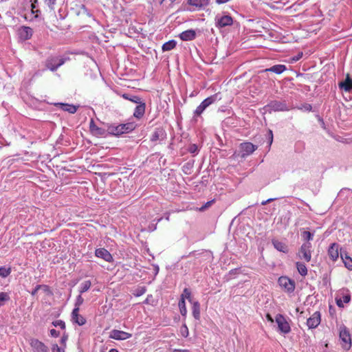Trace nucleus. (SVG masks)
<instances>
[{"instance_id":"36","label":"nucleus","mask_w":352,"mask_h":352,"mask_svg":"<svg viewBox=\"0 0 352 352\" xmlns=\"http://www.w3.org/2000/svg\"><path fill=\"white\" fill-rule=\"evenodd\" d=\"M180 313L182 316H186L187 314V309L186 307V302L183 299H180L178 303Z\"/></svg>"},{"instance_id":"6","label":"nucleus","mask_w":352,"mask_h":352,"mask_svg":"<svg viewBox=\"0 0 352 352\" xmlns=\"http://www.w3.org/2000/svg\"><path fill=\"white\" fill-rule=\"evenodd\" d=\"M278 284L282 289L288 294L293 293L296 288L295 281L286 276L279 277Z\"/></svg>"},{"instance_id":"60","label":"nucleus","mask_w":352,"mask_h":352,"mask_svg":"<svg viewBox=\"0 0 352 352\" xmlns=\"http://www.w3.org/2000/svg\"><path fill=\"white\" fill-rule=\"evenodd\" d=\"M109 352H118V351L117 349H111L109 350Z\"/></svg>"},{"instance_id":"47","label":"nucleus","mask_w":352,"mask_h":352,"mask_svg":"<svg viewBox=\"0 0 352 352\" xmlns=\"http://www.w3.org/2000/svg\"><path fill=\"white\" fill-rule=\"evenodd\" d=\"M60 335L59 332L54 329L50 330V336L53 338H57Z\"/></svg>"},{"instance_id":"19","label":"nucleus","mask_w":352,"mask_h":352,"mask_svg":"<svg viewBox=\"0 0 352 352\" xmlns=\"http://www.w3.org/2000/svg\"><path fill=\"white\" fill-rule=\"evenodd\" d=\"M138 105L135 107L134 112H133V116L138 119L142 118L145 113V109H146V104L145 102L140 100V103H137Z\"/></svg>"},{"instance_id":"14","label":"nucleus","mask_w":352,"mask_h":352,"mask_svg":"<svg viewBox=\"0 0 352 352\" xmlns=\"http://www.w3.org/2000/svg\"><path fill=\"white\" fill-rule=\"evenodd\" d=\"M131 334L123 331L113 329L110 332L109 338L116 340H125L131 337Z\"/></svg>"},{"instance_id":"13","label":"nucleus","mask_w":352,"mask_h":352,"mask_svg":"<svg viewBox=\"0 0 352 352\" xmlns=\"http://www.w3.org/2000/svg\"><path fill=\"white\" fill-rule=\"evenodd\" d=\"M95 256L109 263H111L113 261V258L111 253L107 250L103 248H97L95 250Z\"/></svg>"},{"instance_id":"38","label":"nucleus","mask_w":352,"mask_h":352,"mask_svg":"<svg viewBox=\"0 0 352 352\" xmlns=\"http://www.w3.org/2000/svg\"><path fill=\"white\" fill-rule=\"evenodd\" d=\"M11 273L10 268H6L5 267H0V276L6 278Z\"/></svg>"},{"instance_id":"22","label":"nucleus","mask_w":352,"mask_h":352,"mask_svg":"<svg viewBox=\"0 0 352 352\" xmlns=\"http://www.w3.org/2000/svg\"><path fill=\"white\" fill-rule=\"evenodd\" d=\"M54 105L59 107L63 111L69 112L70 113H75L78 109L76 106L67 103L58 102L55 103Z\"/></svg>"},{"instance_id":"33","label":"nucleus","mask_w":352,"mask_h":352,"mask_svg":"<svg viewBox=\"0 0 352 352\" xmlns=\"http://www.w3.org/2000/svg\"><path fill=\"white\" fill-rule=\"evenodd\" d=\"M180 299H183L184 301L186 299H187L190 302H192L193 300L191 298L190 290L188 288H185L180 296Z\"/></svg>"},{"instance_id":"45","label":"nucleus","mask_w":352,"mask_h":352,"mask_svg":"<svg viewBox=\"0 0 352 352\" xmlns=\"http://www.w3.org/2000/svg\"><path fill=\"white\" fill-rule=\"evenodd\" d=\"M44 1L50 10L54 9V5L56 4V0H44Z\"/></svg>"},{"instance_id":"46","label":"nucleus","mask_w":352,"mask_h":352,"mask_svg":"<svg viewBox=\"0 0 352 352\" xmlns=\"http://www.w3.org/2000/svg\"><path fill=\"white\" fill-rule=\"evenodd\" d=\"M299 109L303 110L305 111H311L312 110V107L309 104H304L300 107H298Z\"/></svg>"},{"instance_id":"51","label":"nucleus","mask_w":352,"mask_h":352,"mask_svg":"<svg viewBox=\"0 0 352 352\" xmlns=\"http://www.w3.org/2000/svg\"><path fill=\"white\" fill-rule=\"evenodd\" d=\"M273 142V133L271 130L269 131V144L271 145Z\"/></svg>"},{"instance_id":"53","label":"nucleus","mask_w":352,"mask_h":352,"mask_svg":"<svg viewBox=\"0 0 352 352\" xmlns=\"http://www.w3.org/2000/svg\"><path fill=\"white\" fill-rule=\"evenodd\" d=\"M45 71V69H43V70H38L36 71L34 74V77H36V76H40L42 75L43 72Z\"/></svg>"},{"instance_id":"5","label":"nucleus","mask_w":352,"mask_h":352,"mask_svg":"<svg viewBox=\"0 0 352 352\" xmlns=\"http://www.w3.org/2000/svg\"><path fill=\"white\" fill-rule=\"evenodd\" d=\"M339 338L342 348L349 350L351 347V337L349 331L344 325L339 328Z\"/></svg>"},{"instance_id":"15","label":"nucleus","mask_w":352,"mask_h":352,"mask_svg":"<svg viewBox=\"0 0 352 352\" xmlns=\"http://www.w3.org/2000/svg\"><path fill=\"white\" fill-rule=\"evenodd\" d=\"M72 320L74 323L82 326L86 323V319L79 314V308H74L72 312Z\"/></svg>"},{"instance_id":"61","label":"nucleus","mask_w":352,"mask_h":352,"mask_svg":"<svg viewBox=\"0 0 352 352\" xmlns=\"http://www.w3.org/2000/svg\"><path fill=\"white\" fill-rule=\"evenodd\" d=\"M274 199H275L270 198V199H267V203H270V202H271V201H274Z\"/></svg>"},{"instance_id":"16","label":"nucleus","mask_w":352,"mask_h":352,"mask_svg":"<svg viewBox=\"0 0 352 352\" xmlns=\"http://www.w3.org/2000/svg\"><path fill=\"white\" fill-rule=\"evenodd\" d=\"M33 34V30L31 28L27 26H22L19 30V36L22 40H28L30 39Z\"/></svg>"},{"instance_id":"43","label":"nucleus","mask_w":352,"mask_h":352,"mask_svg":"<svg viewBox=\"0 0 352 352\" xmlns=\"http://www.w3.org/2000/svg\"><path fill=\"white\" fill-rule=\"evenodd\" d=\"M53 325L56 327H60L62 329H64L65 328V323L64 321L61 320H58L54 322H53Z\"/></svg>"},{"instance_id":"23","label":"nucleus","mask_w":352,"mask_h":352,"mask_svg":"<svg viewBox=\"0 0 352 352\" xmlns=\"http://www.w3.org/2000/svg\"><path fill=\"white\" fill-rule=\"evenodd\" d=\"M287 69V67L285 65H275L270 68L264 69L263 72H274L276 74H280L283 72H285Z\"/></svg>"},{"instance_id":"27","label":"nucleus","mask_w":352,"mask_h":352,"mask_svg":"<svg viewBox=\"0 0 352 352\" xmlns=\"http://www.w3.org/2000/svg\"><path fill=\"white\" fill-rule=\"evenodd\" d=\"M340 257L343 261L344 266L349 270H352V258L346 253L340 252Z\"/></svg>"},{"instance_id":"35","label":"nucleus","mask_w":352,"mask_h":352,"mask_svg":"<svg viewBox=\"0 0 352 352\" xmlns=\"http://www.w3.org/2000/svg\"><path fill=\"white\" fill-rule=\"evenodd\" d=\"M90 129H91V131L93 133H94L96 135H103L104 132V129H102L101 128H99L97 126H96L93 121L91 122Z\"/></svg>"},{"instance_id":"54","label":"nucleus","mask_w":352,"mask_h":352,"mask_svg":"<svg viewBox=\"0 0 352 352\" xmlns=\"http://www.w3.org/2000/svg\"><path fill=\"white\" fill-rule=\"evenodd\" d=\"M266 318H267V320L269 322H275V318L274 319V318L271 316V315H270V314H267L266 315Z\"/></svg>"},{"instance_id":"55","label":"nucleus","mask_w":352,"mask_h":352,"mask_svg":"<svg viewBox=\"0 0 352 352\" xmlns=\"http://www.w3.org/2000/svg\"><path fill=\"white\" fill-rule=\"evenodd\" d=\"M230 0H216V3L218 4H223L227 3Z\"/></svg>"},{"instance_id":"11","label":"nucleus","mask_w":352,"mask_h":352,"mask_svg":"<svg viewBox=\"0 0 352 352\" xmlns=\"http://www.w3.org/2000/svg\"><path fill=\"white\" fill-rule=\"evenodd\" d=\"M257 146L251 142H244L240 144V156L243 158L251 155Z\"/></svg>"},{"instance_id":"41","label":"nucleus","mask_w":352,"mask_h":352,"mask_svg":"<svg viewBox=\"0 0 352 352\" xmlns=\"http://www.w3.org/2000/svg\"><path fill=\"white\" fill-rule=\"evenodd\" d=\"M146 292V288L145 287H138L133 294L135 296H140L143 295Z\"/></svg>"},{"instance_id":"17","label":"nucleus","mask_w":352,"mask_h":352,"mask_svg":"<svg viewBox=\"0 0 352 352\" xmlns=\"http://www.w3.org/2000/svg\"><path fill=\"white\" fill-rule=\"evenodd\" d=\"M328 254L333 261H336L339 257V245L336 243H332L328 250Z\"/></svg>"},{"instance_id":"48","label":"nucleus","mask_w":352,"mask_h":352,"mask_svg":"<svg viewBox=\"0 0 352 352\" xmlns=\"http://www.w3.org/2000/svg\"><path fill=\"white\" fill-rule=\"evenodd\" d=\"M52 352H63V350L60 347L58 346V344H53L52 347Z\"/></svg>"},{"instance_id":"4","label":"nucleus","mask_w":352,"mask_h":352,"mask_svg":"<svg viewBox=\"0 0 352 352\" xmlns=\"http://www.w3.org/2000/svg\"><path fill=\"white\" fill-rule=\"evenodd\" d=\"M221 98H219L218 94H214L212 96H210L204 100L201 104L196 108V109L194 111L193 113V117L194 118L196 117L200 116L202 113L206 110L207 107H208L210 104H213L216 101L220 100Z\"/></svg>"},{"instance_id":"28","label":"nucleus","mask_w":352,"mask_h":352,"mask_svg":"<svg viewBox=\"0 0 352 352\" xmlns=\"http://www.w3.org/2000/svg\"><path fill=\"white\" fill-rule=\"evenodd\" d=\"M39 10H32L30 12L25 14V19L29 21H33L39 18Z\"/></svg>"},{"instance_id":"31","label":"nucleus","mask_w":352,"mask_h":352,"mask_svg":"<svg viewBox=\"0 0 352 352\" xmlns=\"http://www.w3.org/2000/svg\"><path fill=\"white\" fill-rule=\"evenodd\" d=\"M176 45H177V42L175 40L168 41L163 44L162 50L164 52L170 51V50L174 49Z\"/></svg>"},{"instance_id":"49","label":"nucleus","mask_w":352,"mask_h":352,"mask_svg":"<svg viewBox=\"0 0 352 352\" xmlns=\"http://www.w3.org/2000/svg\"><path fill=\"white\" fill-rule=\"evenodd\" d=\"M41 288V285H37L35 288L31 292V294L32 296H35L37 293V292L38 291V289H40Z\"/></svg>"},{"instance_id":"2","label":"nucleus","mask_w":352,"mask_h":352,"mask_svg":"<svg viewBox=\"0 0 352 352\" xmlns=\"http://www.w3.org/2000/svg\"><path fill=\"white\" fill-rule=\"evenodd\" d=\"M292 109L285 100H272L263 107L264 111L270 113L272 111H288Z\"/></svg>"},{"instance_id":"9","label":"nucleus","mask_w":352,"mask_h":352,"mask_svg":"<svg viewBox=\"0 0 352 352\" xmlns=\"http://www.w3.org/2000/svg\"><path fill=\"white\" fill-rule=\"evenodd\" d=\"M215 26L218 28L232 25L233 19L230 15L217 14L214 19Z\"/></svg>"},{"instance_id":"12","label":"nucleus","mask_w":352,"mask_h":352,"mask_svg":"<svg viewBox=\"0 0 352 352\" xmlns=\"http://www.w3.org/2000/svg\"><path fill=\"white\" fill-rule=\"evenodd\" d=\"M321 315L319 311L314 312L307 320V325L309 329H315L320 323Z\"/></svg>"},{"instance_id":"37","label":"nucleus","mask_w":352,"mask_h":352,"mask_svg":"<svg viewBox=\"0 0 352 352\" xmlns=\"http://www.w3.org/2000/svg\"><path fill=\"white\" fill-rule=\"evenodd\" d=\"M10 300L9 295L6 292H0V306L4 305Z\"/></svg>"},{"instance_id":"58","label":"nucleus","mask_w":352,"mask_h":352,"mask_svg":"<svg viewBox=\"0 0 352 352\" xmlns=\"http://www.w3.org/2000/svg\"><path fill=\"white\" fill-rule=\"evenodd\" d=\"M30 6H31V9L32 10H36V6H35L34 3H31Z\"/></svg>"},{"instance_id":"42","label":"nucleus","mask_w":352,"mask_h":352,"mask_svg":"<svg viewBox=\"0 0 352 352\" xmlns=\"http://www.w3.org/2000/svg\"><path fill=\"white\" fill-rule=\"evenodd\" d=\"M83 302H84V299L82 297L81 294H80L76 297V302H75V307L74 308H79L80 309V306L83 303Z\"/></svg>"},{"instance_id":"20","label":"nucleus","mask_w":352,"mask_h":352,"mask_svg":"<svg viewBox=\"0 0 352 352\" xmlns=\"http://www.w3.org/2000/svg\"><path fill=\"white\" fill-rule=\"evenodd\" d=\"M272 243L274 248L279 252H281L283 253H287L289 252L288 247L286 245V243L284 242H282L277 239H274L272 240Z\"/></svg>"},{"instance_id":"56","label":"nucleus","mask_w":352,"mask_h":352,"mask_svg":"<svg viewBox=\"0 0 352 352\" xmlns=\"http://www.w3.org/2000/svg\"><path fill=\"white\" fill-rule=\"evenodd\" d=\"M302 53H300V54H298V56L294 57L293 58V60H295V61H297V60H298L302 57Z\"/></svg>"},{"instance_id":"52","label":"nucleus","mask_w":352,"mask_h":352,"mask_svg":"<svg viewBox=\"0 0 352 352\" xmlns=\"http://www.w3.org/2000/svg\"><path fill=\"white\" fill-rule=\"evenodd\" d=\"M213 201H208L204 206H203L201 208V210H205L206 208H207L208 207H209L211 204L212 203Z\"/></svg>"},{"instance_id":"8","label":"nucleus","mask_w":352,"mask_h":352,"mask_svg":"<svg viewBox=\"0 0 352 352\" xmlns=\"http://www.w3.org/2000/svg\"><path fill=\"white\" fill-rule=\"evenodd\" d=\"M311 248L312 245L310 242L302 243L298 252L299 258L306 262H309L311 258Z\"/></svg>"},{"instance_id":"57","label":"nucleus","mask_w":352,"mask_h":352,"mask_svg":"<svg viewBox=\"0 0 352 352\" xmlns=\"http://www.w3.org/2000/svg\"><path fill=\"white\" fill-rule=\"evenodd\" d=\"M151 297H152L151 295L148 296L147 298H146V300L144 301V303L149 304L150 303V298H151Z\"/></svg>"},{"instance_id":"25","label":"nucleus","mask_w":352,"mask_h":352,"mask_svg":"<svg viewBox=\"0 0 352 352\" xmlns=\"http://www.w3.org/2000/svg\"><path fill=\"white\" fill-rule=\"evenodd\" d=\"M192 314L195 319H200V304L198 301H192Z\"/></svg>"},{"instance_id":"29","label":"nucleus","mask_w":352,"mask_h":352,"mask_svg":"<svg viewBox=\"0 0 352 352\" xmlns=\"http://www.w3.org/2000/svg\"><path fill=\"white\" fill-rule=\"evenodd\" d=\"M351 300V296L349 294L346 293L343 294L342 299L336 298V304L339 307H343L344 303H348Z\"/></svg>"},{"instance_id":"44","label":"nucleus","mask_w":352,"mask_h":352,"mask_svg":"<svg viewBox=\"0 0 352 352\" xmlns=\"http://www.w3.org/2000/svg\"><path fill=\"white\" fill-rule=\"evenodd\" d=\"M180 333H181V335L184 337V338H186L188 337V329L187 327V326L186 324H183L181 328H180Z\"/></svg>"},{"instance_id":"34","label":"nucleus","mask_w":352,"mask_h":352,"mask_svg":"<svg viewBox=\"0 0 352 352\" xmlns=\"http://www.w3.org/2000/svg\"><path fill=\"white\" fill-rule=\"evenodd\" d=\"M122 98L136 104L140 103V100H142L141 98L138 96H131L126 94H124L122 95Z\"/></svg>"},{"instance_id":"39","label":"nucleus","mask_w":352,"mask_h":352,"mask_svg":"<svg viewBox=\"0 0 352 352\" xmlns=\"http://www.w3.org/2000/svg\"><path fill=\"white\" fill-rule=\"evenodd\" d=\"M188 151L189 153H190L193 155H197L199 149L197 144H192L189 146Z\"/></svg>"},{"instance_id":"59","label":"nucleus","mask_w":352,"mask_h":352,"mask_svg":"<svg viewBox=\"0 0 352 352\" xmlns=\"http://www.w3.org/2000/svg\"><path fill=\"white\" fill-rule=\"evenodd\" d=\"M175 351H179V352H190L188 350H175Z\"/></svg>"},{"instance_id":"1","label":"nucleus","mask_w":352,"mask_h":352,"mask_svg":"<svg viewBox=\"0 0 352 352\" xmlns=\"http://www.w3.org/2000/svg\"><path fill=\"white\" fill-rule=\"evenodd\" d=\"M135 128V124L133 122H128L120 124H111L107 128L109 133L113 135H120L124 133H128L133 131Z\"/></svg>"},{"instance_id":"26","label":"nucleus","mask_w":352,"mask_h":352,"mask_svg":"<svg viewBox=\"0 0 352 352\" xmlns=\"http://www.w3.org/2000/svg\"><path fill=\"white\" fill-rule=\"evenodd\" d=\"M188 3L196 8L201 9L208 5L209 0H189Z\"/></svg>"},{"instance_id":"40","label":"nucleus","mask_w":352,"mask_h":352,"mask_svg":"<svg viewBox=\"0 0 352 352\" xmlns=\"http://www.w3.org/2000/svg\"><path fill=\"white\" fill-rule=\"evenodd\" d=\"M302 236L307 242H309L313 239L314 234L309 231H304L302 233Z\"/></svg>"},{"instance_id":"50","label":"nucleus","mask_w":352,"mask_h":352,"mask_svg":"<svg viewBox=\"0 0 352 352\" xmlns=\"http://www.w3.org/2000/svg\"><path fill=\"white\" fill-rule=\"evenodd\" d=\"M41 285V289H42L45 292L49 293L50 292L49 286H47L46 285Z\"/></svg>"},{"instance_id":"3","label":"nucleus","mask_w":352,"mask_h":352,"mask_svg":"<svg viewBox=\"0 0 352 352\" xmlns=\"http://www.w3.org/2000/svg\"><path fill=\"white\" fill-rule=\"evenodd\" d=\"M275 322L277 324V331L283 335L288 334L291 331L290 324L286 318L281 314H278L275 316Z\"/></svg>"},{"instance_id":"10","label":"nucleus","mask_w":352,"mask_h":352,"mask_svg":"<svg viewBox=\"0 0 352 352\" xmlns=\"http://www.w3.org/2000/svg\"><path fill=\"white\" fill-rule=\"evenodd\" d=\"M30 345L32 348V352H49L48 347L38 339H30Z\"/></svg>"},{"instance_id":"18","label":"nucleus","mask_w":352,"mask_h":352,"mask_svg":"<svg viewBox=\"0 0 352 352\" xmlns=\"http://www.w3.org/2000/svg\"><path fill=\"white\" fill-rule=\"evenodd\" d=\"M181 40L184 41H192L196 37V32L194 30H188L182 32L179 35Z\"/></svg>"},{"instance_id":"30","label":"nucleus","mask_w":352,"mask_h":352,"mask_svg":"<svg viewBox=\"0 0 352 352\" xmlns=\"http://www.w3.org/2000/svg\"><path fill=\"white\" fill-rule=\"evenodd\" d=\"M296 268H297L298 273L301 276H305L307 274V268L305 264H304L301 262H296Z\"/></svg>"},{"instance_id":"21","label":"nucleus","mask_w":352,"mask_h":352,"mask_svg":"<svg viewBox=\"0 0 352 352\" xmlns=\"http://www.w3.org/2000/svg\"><path fill=\"white\" fill-rule=\"evenodd\" d=\"M166 136L165 131L161 128H157L155 129L151 136V141L155 142L158 140H163Z\"/></svg>"},{"instance_id":"7","label":"nucleus","mask_w":352,"mask_h":352,"mask_svg":"<svg viewBox=\"0 0 352 352\" xmlns=\"http://www.w3.org/2000/svg\"><path fill=\"white\" fill-rule=\"evenodd\" d=\"M65 58L50 57L45 61V67L52 72L56 71L59 67L65 63Z\"/></svg>"},{"instance_id":"63","label":"nucleus","mask_w":352,"mask_h":352,"mask_svg":"<svg viewBox=\"0 0 352 352\" xmlns=\"http://www.w3.org/2000/svg\"><path fill=\"white\" fill-rule=\"evenodd\" d=\"M82 9L87 11V8L84 6H82Z\"/></svg>"},{"instance_id":"32","label":"nucleus","mask_w":352,"mask_h":352,"mask_svg":"<svg viewBox=\"0 0 352 352\" xmlns=\"http://www.w3.org/2000/svg\"><path fill=\"white\" fill-rule=\"evenodd\" d=\"M91 283L89 280H85L82 283H81V284L80 285V287H79L80 294H82V293L89 290V288L91 287Z\"/></svg>"},{"instance_id":"62","label":"nucleus","mask_w":352,"mask_h":352,"mask_svg":"<svg viewBox=\"0 0 352 352\" xmlns=\"http://www.w3.org/2000/svg\"><path fill=\"white\" fill-rule=\"evenodd\" d=\"M268 204V203H267V200L263 201H262V202H261V204H262V205H265V204Z\"/></svg>"},{"instance_id":"24","label":"nucleus","mask_w":352,"mask_h":352,"mask_svg":"<svg viewBox=\"0 0 352 352\" xmlns=\"http://www.w3.org/2000/svg\"><path fill=\"white\" fill-rule=\"evenodd\" d=\"M339 87L345 91H350L352 89V79H351L349 75L346 76L344 81L339 83Z\"/></svg>"}]
</instances>
